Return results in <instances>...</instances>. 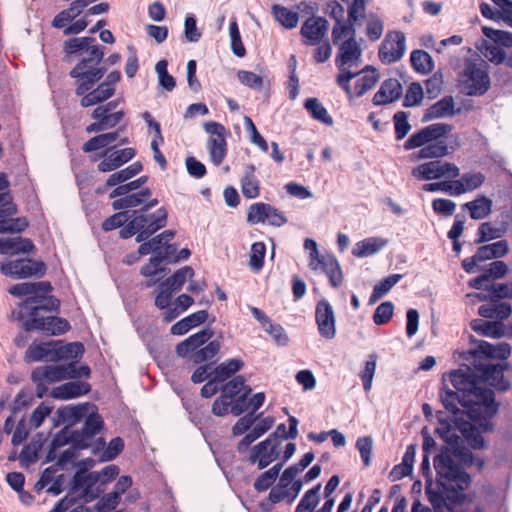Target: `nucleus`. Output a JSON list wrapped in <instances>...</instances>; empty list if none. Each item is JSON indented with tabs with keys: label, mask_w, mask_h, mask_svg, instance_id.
Here are the masks:
<instances>
[{
	"label": "nucleus",
	"mask_w": 512,
	"mask_h": 512,
	"mask_svg": "<svg viewBox=\"0 0 512 512\" xmlns=\"http://www.w3.org/2000/svg\"><path fill=\"white\" fill-rule=\"evenodd\" d=\"M433 464L436 471L435 488L431 479L425 487L433 511L415 499L411 512H454L455 506L468 500L465 491L471 485V476L454 463L447 449L434 457Z\"/></svg>",
	"instance_id": "nucleus-1"
},
{
	"label": "nucleus",
	"mask_w": 512,
	"mask_h": 512,
	"mask_svg": "<svg viewBox=\"0 0 512 512\" xmlns=\"http://www.w3.org/2000/svg\"><path fill=\"white\" fill-rule=\"evenodd\" d=\"M450 381L455 390L462 394L461 400L466 405L474 403L478 407L471 410L472 422L483 431L492 432V420L499 411L500 403L495 400L494 388L486 386L488 383L482 379V372H477L470 363L464 364L450 373Z\"/></svg>",
	"instance_id": "nucleus-2"
},
{
	"label": "nucleus",
	"mask_w": 512,
	"mask_h": 512,
	"mask_svg": "<svg viewBox=\"0 0 512 512\" xmlns=\"http://www.w3.org/2000/svg\"><path fill=\"white\" fill-rule=\"evenodd\" d=\"M471 348L461 353L464 361L470 363L477 372H482V379L499 393L510 390L511 382L504 376V372L511 367L506 360L510 357L512 348L509 343L501 342L496 345L484 340H477L470 336Z\"/></svg>",
	"instance_id": "nucleus-3"
},
{
	"label": "nucleus",
	"mask_w": 512,
	"mask_h": 512,
	"mask_svg": "<svg viewBox=\"0 0 512 512\" xmlns=\"http://www.w3.org/2000/svg\"><path fill=\"white\" fill-rule=\"evenodd\" d=\"M452 129V125L447 123L430 124L411 134L404 142L403 148L406 151L420 148L411 155L415 161L445 157L451 152L446 138Z\"/></svg>",
	"instance_id": "nucleus-4"
},
{
	"label": "nucleus",
	"mask_w": 512,
	"mask_h": 512,
	"mask_svg": "<svg viewBox=\"0 0 512 512\" xmlns=\"http://www.w3.org/2000/svg\"><path fill=\"white\" fill-rule=\"evenodd\" d=\"M51 290L52 285L49 281L23 282L11 286L8 289L11 295L26 297L24 301L19 303L18 309L12 311L11 317L17 321H22L26 317L35 315L38 310H57L60 301L56 297L48 295Z\"/></svg>",
	"instance_id": "nucleus-5"
},
{
	"label": "nucleus",
	"mask_w": 512,
	"mask_h": 512,
	"mask_svg": "<svg viewBox=\"0 0 512 512\" xmlns=\"http://www.w3.org/2000/svg\"><path fill=\"white\" fill-rule=\"evenodd\" d=\"M104 50V46L99 44L94 45L87 52L88 55L83 57L78 64L70 70L69 76L78 80V85L75 89L76 95H83L85 92L91 90L107 72V66L101 65L104 59Z\"/></svg>",
	"instance_id": "nucleus-6"
},
{
	"label": "nucleus",
	"mask_w": 512,
	"mask_h": 512,
	"mask_svg": "<svg viewBox=\"0 0 512 512\" xmlns=\"http://www.w3.org/2000/svg\"><path fill=\"white\" fill-rule=\"evenodd\" d=\"M491 81L488 73L474 62L465 64L462 80L460 81L461 92L467 96H482L490 88Z\"/></svg>",
	"instance_id": "nucleus-7"
},
{
	"label": "nucleus",
	"mask_w": 512,
	"mask_h": 512,
	"mask_svg": "<svg viewBox=\"0 0 512 512\" xmlns=\"http://www.w3.org/2000/svg\"><path fill=\"white\" fill-rule=\"evenodd\" d=\"M48 311L38 310L35 315H31L22 324L25 331L41 330L50 335H62L70 330L69 322L56 316H45Z\"/></svg>",
	"instance_id": "nucleus-8"
},
{
	"label": "nucleus",
	"mask_w": 512,
	"mask_h": 512,
	"mask_svg": "<svg viewBox=\"0 0 512 512\" xmlns=\"http://www.w3.org/2000/svg\"><path fill=\"white\" fill-rule=\"evenodd\" d=\"M47 270L46 264L41 260L18 259L2 263L0 272L15 279L27 278L30 276L42 277Z\"/></svg>",
	"instance_id": "nucleus-9"
},
{
	"label": "nucleus",
	"mask_w": 512,
	"mask_h": 512,
	"mask_svg": "<svg viewBox=\"0 0 512 512\" xmlns=\"http://www.w3.org/2000/svg\"><path fill=\"white\" fill-rule=\"evenodd\" d=\"M411 174L417 180L427 181L443 176L457 178L460 175V170L454 163L433 160L414 167Z\"/></svg>",
	"instance_id": "nucleus-10"
},
{
	"label": "nucleus",
	"mask_w": 512,
	"mask_h": 512,
	"mask_svg": "<svg viewBox=\"0 0 512 512\" xmlns=\"http://www.w3.org/2000/svg\"><path fill=\"white\" fill-rule=\"evenodd\" d=\"M406 36L401 31L389 32L378 51L379 59L384 64L399 61L406 51Z\"/></svg>",
	"instance_id": "nucleus-11"
},
{
	"label": "nucleus",
	"mask_w": 512,
	"mask_h": 512,
	"mask_svg": "<svg viewBox=\"0 0 512 512\" xmlns=\"http://www.w3.org/2000/svg\"><path fill=\"white\" fill-rule=\"evenodd\" d=\"M135 154V149L130 147L119 150H115V148H107L98 154V157L103 158V160L99 162L97 169L102 173L115 171L129 162Z\"/></svg>",
	"instance_id": "nucleus-12"
},
{
	"label": "nucleus",
	"mask_w": 512,
	"mask_h": 512,
	"mask_svg": "<svg viewBox=\"0 0 512 512\" xmlns=\"http://www.w3.org/2000/svg\"><path fill=\"white\" fill-rule=\"evenodd\" d=\"M17 212L18 208L14 201H8L6 204L0 205V234L20 233L28 227L29 222L27 218H13Z\"/></svg>",
	"instance_id": "nucleus-13"
},
{
	"label": "nucleus",
	"mask_w": 512,
	"mask_h": 512,
	"mask_svg": "<svg viewBox=\"0 0 512 512\" xmlns=\"http://www.w3.org/2000/svg\"><path fill=\"white\" fill-rule=\"evenodd\" d=\"M315 320L319 334L326 339H333L336 335L335 314L332 306L326 299L320 300L315 309Z\"/></svg>",
	"instance_id": "nucleus-14"
},
{
	"label": "nucleus",
	"mask_w": 512,
	"mask_h": 512,
	"mask_svg": "<svg viewBox=\"0 0 512 512\" xmlns=\"http://www.w3.org/2000/svg\"><path fill=\"white\" fill-rule=\"evenodd\" d=\"M279 455L278 444L271 442V437H268L251 449L248 460L251 464L256 463L258 469L262 470L275 461Z\"/></svg>",
	"instance_id": "nucleus-15"
},
{
	"label": "nucleus",
	"mask_w": 512,
	"mask_h": 512,
	"mask_svg": "<svg viewBox=\"0 0 512 512\" xmlns=\"http://www.w3.org/2000/svg\"><path fill=\"white\" fill-rule=\"evenodd\" d=\"M57 341L50 340L39 344L32 343L25 352L26 363L32 362H54L57 363Z\"/></svg>",
	"instance_id": "nucleus-16"
},
{
	"label": "nucleus",
	"mask_w": 512,
	"mask_h": 512,
	"mask_svg": "<svg viewBox=\"0 0 512 512\" xmlns=\"http://www.w3.org/2000/svg\"><path fill=\"white\" fill-rule=\"evenodd\" d=\"M214 335L211 328H204L201 331L190 335L188 338L178 343L175 348L176 354L181 358L191 359L192 353L198 351L201 346L208 342Z\"/></svg>",
	"instance_id": "nucleus-17"
},
{
	"label": "nucleus",
	"mask_w": 512,
	"mask_h": 512,
	"mask_svg": "<svg viewBox=\"0 0 512 512\" xmlns=\"http://www.w3.org/2000/svg\"><path fill=\"white\" fill-rule=\"evenodd\" d=\"M328 30V21L323 17H310L301 27L300 33L305 45H315L322 41Z\"/></svg>",
	"instance_id": "nucleus-18"
},
{
	"label": "nucleus",
	"mask_w": 512,
	"mask_h": 512,
	"mask_svg": "<svg viewBox=\"0 0 512 512\" xmlns=\"http://www.w3.org/2000/svg\"><path fill=\"white\" fill-rule=\"evenodd\" d=\"M338 45L335 63L339 71H344L346 66L351 67L359 63L362 50L356 40L346 39Z\"/></svg>",
	"instance_id": "nucleus-19"
},
{
	"label": "nucleus",
	"mask_w": 512,
	"mask_h": 512,
	"mask_svg": "<svg viewBox=\"0 0 512 512\" xmlns=\"http://www.w3.org/2000/svg\"><path fill=\"white\" fill-rule=\"evenodd\" d=\"M403 93L402 84L396 78H389L382 82L375 93L372 102L375 106L391 104L397 101Z\"/></svg>",
	"instance_id": "nucleus-20"
},
{
	"label": "nucleus",
	"mask_w": 512,
	"mask_h": 512,
	"mask_svg": "<svg viewBox=\"0 0 512 512\" xmlns=\"http://www.w3.org/2000/svg\"><path fill=\"white\" fill-rule=\"evenodd\" d=\"M462 394L458 391H453L448 387H443L440 391V399L445 407V409L451 412L454 416V421H458V414L461 413L460 409L457 407V404H460L465 410L468 418L472 421V413L471 410L478 408L476 404L470 403L466 405L462 400Z\"/></svg>",
	"instance_id": "nucleus-21"
},
{
	"label": "nucleus",
	"mask_w": 512,
	"mask_h": 512,
	"mask_svg": "<svg viewBox=\"0 0 512 512\" xmlns=\"http://www.w3.org/2000/svg\"><path fill=\"white\" fill-rule=\"evenodd\" d=\"M90 390L91 385L87 382L71 381L54 388L51 396L55 399L68 400L85 395Z\"/></svg>",
	"instance_id": "nucleus-22"
},
{
	"label": "nucleus",
	"mask_w": 512,
	"mask_h": 512,
	"mask_svg": "<svg viewBox=\"0 0 512 512\" xmlns=\"http://www.w3.org/2000/svg\"><path fill=\"white\" fill-rule=\"evenodd\" d=\"M454 107L453 97L445 96L425 110L421 121L425 123L447 116L452 117L455 115Z\"/></svg>",
	"instance_id": "nucleus-23"
},
{
	"label": "nucleus",
	"mask_w": 512,
	"mask_h": 512,
	"mask_svg": "<svg viewBox=\"0 0 512 512\" xmlns=\"http://www.w3.org/2000/svg\"><path fill=\"white\" fill-rule=\"evenodd\" d=\"M322 271L327 275L329 283L332 287L338 288L343 283V273L338 260L331 254L322 255L316 263Z\"/></svg>",
	"instance_id": "nucleus-24"
},
{
	"label": "nucleus",
	"mask_w": 512,
	"mask_h": 512,
	"mask_svg": "<svg viewBox=\"0 0 512 512\" xmlns=\"http://www.w3.org/2000/svg\"><path fill=\"white\" fill-rule=\"evenodd\" d=\"M478 314L486 319L504 322L512 314V306L504 301L486 303L478 308Z\"/></svg>",
	"instance_id": "nucleus-25"
},
{
	"label": "nucleus",
	"mask_w": 512,
	"mask_h": 512,
	"mask_svg": "<svg viewBox=\"0 0 512 512\" xmlns=\"http://www.w3.org/2000/svg\"><path fill=\"white\" fill-rule=\"evenodd\" d=\"M35 250V245L29 238L15 237L0 239V254L30 253Z\"/></svg>",
	"instance_id": "nucleus-26"
},
{
	"label": "nucleus",
	"mask_w": 512,
	"mask_h": 512,
	"mask_svg": "<svg viewBox=\"0 0 512 512\" xmlns=\"http://www.w3.org/2000/svg\"><path fill=\"white\" fill-rule=\"evenodd\" d=\"M493 201L485 195H478L473 201L466 202L462 209H467L473 220L486 218L492 212Z\"/></svg>",
	"instance_id": "nucleus-27"
},
{
	"label": "nucleus",
	"mask_w": 512,
	"mask_h": 512,
	"mask_svg": "<svg viewBox=\"0 0 512 512\" xmlns=\"http://www.w3.org/2000/svg\"><path fill=\"white\" fill-rule=\"evenodd\" d=\"M208 319L206 310L194 312L172 325L170 332L173 335H184L189 330L205 323Z\"/></svg>",
	"instance_id": "nucleus-28"
},
{
	"label": "nucleus",
	"mask_w": 512,
	"mask_h": 512,
	"mask_svg": "<svg viewBox=\"0 0 512 512\" xmlns=\"http://www.w3.org/2000/svg\"><path fill=\"white\" fill-rule=\"evenodd\" d=\"M151 194L152 192L149 188H144L139 192L132 194L128 193L114 200L112 202V207L114 210L138 207L143 205L151 197Z\"/></svg>",
	"instance_id": "nucleus-29"
},
{
	"label": "nucleus",
	"mask_w": 512,
	"mask_h": 512,
	"mask_svg": "<svg viewBox=\"0 0 512 512\" xmlns=\"http://www.w3.org/2000/svg\"><path fill=\"white\" fill-rule=\"evenodd\" d=\"M65 369H62L61 365H46L36 367L31 373L32 381L44 380L47 383L60 382L67 380V376L64 374Z\"/></svg>",
	"instance_id": "nucleus-30"
},
{
	"label": "nucleus",
	"mask_w": 512,
	"mask_h": 512,
	"mask_svg": "<svg viewBox=\"0 0 512 512\" xmlns=\"http://www.w3.org/2000/svg\"><path fill=\"white\" fill-rule=\"evenodd\" d=\"M274 424L273 417H266L262 419L259 423H257L253 429L247 433L238 443V451L240 453L245 452L248 447L258 438H260L264 433H266L270 428H272Z\"/></svg>",
	"instance_id": "nucleus-31"
},
{
	"label": "nucleus",
	"mask_w": 512,
	"mask_h": 512,
	"mask_svg": "<svg viewBox=\"0 0 512 512\" xmlns=\"http://www.w3.org/2000/svg\"><path fill=\"white\" fill-rule=\"evenodd\" d=\"M98 482H100L98 471L86 473L84 469H79L71 479L69 492L75 493L82 489L93 488Z\"/></svg>",
	"instance_id": "nucleus-32"
},
{
	"label": "nucleus",
	"mask_w": 512,
	"mask_h": 512,
	"mask_svg": "<svg viewBox=\"0 0 512 512\" xmlns=\"http://www.w3.org/2000/svg\"><path fill=\"white\" fill-rule=\"evenodd\" d=\"M477 258L482 262L499 259L506 256L509 252V244L507 240H499L497 242L480 246L477 250Z\"/></svg>",
	"instance_id": "nucleus-33"
},
{
	"label": "nucleus",
	"mask_w": 512,
	"mask_h": 512,
	"mask_svg": "<svg viewBox=\"0 0 512 512\" xmlns=\"http://www.w3.org/2000/svg\"><path fill=\"white\" fill-rule=\"evenodd\" d=\"M387 244V240L380 237H369L356 243L352 254L356 257H367L379 252Z\"/></svg>",
	"instance_id": "nucleus-34"
},
{
	"label": "nucleus",
	"mask_w": 512,
	"mask_h": 512,
	"mask_svg": "<svg viewBox=\"0 0 512 512\" xmlns=\"http://www.w3.org/2000/svg\"><path fill=\"white\" fill-rule=\"evenodd\" d=\"M255 166L249 164L245 167V172L241 178V190L248 199L257 198L260 194L259 181L255 176Z\"/></svg>",
	"instance_id": "nucleus-35"
},
{
	"label": "nucleus",
	"mask_w": 512,
	"mask_h": 512,
	"mask_svg": "<svg viewBox=\"0 0 512 512\" xmlns=\"http://www.w3.org/2000/svg\"><path fill=\"white\" fill-rule=\"evenodd\" d=\"M503 322L501 321H486L484 319H473L470 322V327L473 331L481 336L490 337L494 339L502 338V333L499 330L502 328Z\"/></svg>",
	"instance_id": "nucleus-36"
},
{
	"label": "nucleus",
	"mask_w": 512,
	"mask_h": 512,
	"mask_svg": "<svg viewBox=\"0 0 512 512\" xmlns=\"http://www.w3.org/2000/svg\"><path fill=\"white\" fill-rule=\"evenodd\" d=\"M508 231V223H502L501 227H494L491 222H483L478 227L476 244H482L501 238Z\"/></svg>",
	"instance_id": "nucleus-37"
},
{
	"label": "nucleus",
	"mask_w": 512,
	"mask_h": 512,
	"mask_svg": "<svg viewBox=\"0 0 512 512\" xmlns=\"http://www.w3.org/2000/svg\"><path fill=\"white\" fill-rule=\"evenodd\" d=\"M168 212L167 210H161L160 216L155 221L145 222L143 227L135 234L136 242L143 243L147 242L154 233L164 228L167 225Z\"/></svg>",
	"instance_id": "nucleus-38"
},
{
	"label": "nucleus",
	"mask_w": 512,
	"mask_h": 512,
	"mask_svg": "<svg viewBox=\"0 0 512 512\" xmlns=\"http://www.w3.org/2000/svg\"><path fill=\"white\" fill-rule=\"evenodd\" d=\"M361 72L366 74L355 82L356 97H361L372 89L380 78L378 71L370 65H367Z\"/></svg>",
	"instance_id": "nucleus-39"
},
{
	"label": "nucleus",
	"mask_w": 512,
	"mask_h": 512,
	"mask_svg": "<svg viewBox=\"0 0 512 512\" xmlns=\"http://www.w3.org/2000/svg\"><path fill=\"white\" fill-rule=\"evenodd\" d=\"M119 138V131L102 133L90 138L82 146L84 153H90L102 148H110L109 145ZM112 148H115L114 146Z\"/></svg>",
	"instance_id": "nucleus-40"
},
{
	"label": "nucleus",
	"mask_w": 512,
	"mask_h": 512,
	"mask_svg": "<svg viewBox=\"0 0 512 512\" xmlns=\"http://www.w3.org/2000/svg\"><path fill=\"white\" fill-rule=\"evenodd\" d=\"M459 428L472 449H482L485 447V440L481 435L484 431L477 424L464 421L462 427Z\"/></svg>",
	"instance_id": "nucleus-41"
},
{
	"label": "nucleus",
	"mask_w": 512,
	"mask_h": 512,
	"mask_svg": "<svg viewBox=\"0 0 512 512\" xmlns=\"http://www.w3.org/2000/svg\"><path fill=\"white\" fill-rule=\"evenodd\" d=\"M142 169L143 165L141 162H134L131 165L127 166L126 168L116 171L109 175V177L106 180V186H118L139 174L142 171Z\"/></svg>",
	"instance_id": "nucleus-42"
},
{
	"label": "nucleus",
	"mask_w": 512,
	"mask_h": 512,
	"mask_svg": "<svg viewBox=\"0 0 512 512\" xmlns=\"http://www.w3.org/2000/svg\"><path fill=\"white\" fill-rule=\"evenodd\" d=\"M194 276V270L191 266H184L175 271L170 277L166 278L160 283V286L171 288L175 293L180 291L184 286L187 278L191 279Z\"/></svg>",
	"instance_id": "nucleus-43"
},
{
	"label": "nucleus",
	"mask_w": 512,
	"mask_h": 512,
	"mask_svg": "<svg viewBox=\"0 0 512 512\" xmlns=\"http://www.w3.org/2000/svg\"><path fill=\"white\" fill-rule=\"evenodd\" d=\"M410 62L413 69L421 74H428L434 69V61L431 55L421 49L411 52Z\"/></svg>",
	"instance_id": "nucleus-44"
},
{
	"label": "nucleus",
	"mask_w": 512,
	"mask_h": 512,
	"mask_svg": "<svg viewBox=\"0 0 512 512\" xmlns=\"http://www.w3.org/2000/svg\"><path fill=\"white\" fill-rule=\"evenodd\" d=\"M243 366L244 362L240 358L228 359L214 368L213 375L219 382H224L240 371Z\"/></svg>",
	"instance_id": "nucleus-45"
},
{
	"label": "nucleus",
	"mask_w": 512,
	"mask_h": 512,
	"mask_svg": "<svg viewBox=\"0 0 512 512\" xmlns=\"http://www.w3.org/2000/svg\"><path fill=\"white\" fill-rule=\"evenodd\" d=\"M321 483L306 491L295 508V512H312L319 505L321 496Z\"/></svg>",
	"instance_id": "nucleus-46"
},
{
	"label": "nucleus",
	"mask_w": 512,
	"mask_h": 512,
	"mask_svg": "<svg viewBox=\"0 0 512 512\" xmlns=\"http://www.w3.org/2000/svg\"><path fill=\"white\" fill-rule=\"evenodd\" d=\"M272 14L277 22L287 29H293L299 21V14L279 4L272 6Z\"/></svg>",
	"instance_id": "nucleus-47"
},
{
	"label": "nucleus",
	"mask_w": 512,
	"mask_h": 512,
	"mask_svg": "<svg viewBox=\"0 0 512 512\" xmlns=\"http://www.w3.org/2000/svg\"><path fill=\"white\" fill-rule=\"evenodd\" d=\"M283 467V462L276 463L270 469L260 474L254 481L253 487L257 492H264L276 481Z\"/></svg>",
	"instance_id": "nucleus-48"
},
{
	"label": "nucleus",
	"mask_w": 512,
	"mask_h": 512,
	"mask_svg": "<svg viewBox=\"0 0 512 512\" xmlns=\"http://www.w3.org/2000/svg\"><path fill=\"white\" fill-rule=\"evenodd\" d=\"M304 107L311 114L313 119L328 126L333 125L332 117L317 98L306 99Z\"/></svg>",
	"instance_id": "nucleus-49"
},
{
	"label": "nucleus",
	"mask_w": 512,
	"mask_h": 512,
	"mask_svg": "<svg viewBox=\"0 0 512 512\" xmlns=\"http://www.w3.org/2000/svg\"><path fill=\"white\" fill-rule=\"evenodd\" d=\"M138 213L139 211L131 212L130 219L125 223V226H122V229L119 231L120 238L128 239L132 237L143 227L145 222H148V216Z\"/></svg>",
	"instance_id": "nucleus-50"
},
{
	"label": "nucleus",
	"mask_w": 512,
	"mask_h": 512,
	"mask_svg": "<svg viewBox=\"0 0 512 512\" xmlns=\"http://www.w3.org/2000/svg\"><path fill=\"white\" fill-rule=\"evenodd\" d=\"M87 412L85 405H68L57 410L59 421L73 425L85 416Z\"/></svg>",
	"instance_id": "nucleus-51"
},
{
	"label": "nucleus",
	"mask_w": 512,
	"mask_h": 512,
	"mask_svg": "<svg viewBox=\"0 0 512 512\" xmlns=\"http://www.w3.org/2000/svg\"><path fill=\"white\" fill-rule=\"evenodd\" d=\"M83 353L84 345L81 342L63 344L61 341H57V362L81 358Z\"/></svg>",
	"instance_id": "nucleus-52"
},
{
	"label": "nucleus",
	"mask_w": 512,
	"mask_h": 512,
	"mask_svg": "<svg viewBox=\"0 0 512 512\" xmlns=\"http://www.w3.org/2000/svg\"><path fill=\"white\" fill-rule=\"evenodd\" d=\"M207 148L211 162L215 166H219L227 154L226 138H209Z\"/></svg>",
	"instance_id": "nucleus-53"
},
{
	"label": "nucleus",
	"mask_w": 512,
	"mask_h": 512,
	"mask_svg": "<svg viewBox=\"0 0 512 512\" xmlns=\"http://www.w3.org/2000/svg\"><path fill=\"white\" fill-rule=\"evenodd\" d=\"M94 37H74L66 40L63 45V50L66 56L77 54L80 51L86 50L87 52L95 44Z\"/></svg>",
	"instance_id": "nucleus-54"
},
{
	"label": "nucleus",
	"mask_w": 512,
	"mask_h": 512,
	"mask_svg": "<svg viewBox=\"0 0 512 512\" xmlns=\"http://www.w3.org/2000/svg\"><path fill=\"white\" fill-rule=\"evenodd\" d=\"M221 345L218 340L210 341L205 347H201L191 355L190 361L194 364H201L214 358L220 351Z\"/></svg>",
	"instance_id": "nucleus-55"
},
{
	"label": "nucleus",
	"mask_w": 512,
	"mask_h": 512,
	"mask_svg": "<svg viewBox=\"0 0 512 512\" xmlns=\"http://www.w3.org/2000/svg\"><path fill=\"white\" fill-rule=\"evenodd\" d=\"M377 358L378 357L375 353L370 354L368 356V360L365 362L364 368L359 373L365 392H369L372 388V382L377 366Z\"/></svg>",
	"instance_id": "nucleus-56"
},
{
	"label": "nucleus",
	"mask_w": 512,
	"mask_h": 512,
	"mask_svg": "<svg viewBox=\"0 0 512 512\" xmlns=\"http://www.w3.org/2000/svg\"><path fill=\"white\" fill-rule=\"evenodd\" d=\"M356 23L357 21H351L348 18L347 22L344 21L338 26H333L331 34L333 44L338 45L343 36L356 40Z\"/></svg>",
	"instance_id": "nucleus-57"
},
{
	"label": "nucleus",
	"mask_w": 512,
	"mask_h": 512,
	"mask_svg": "<svg viewBox=\"0 0 512 512\" xmlns=\"http://www.w3.org/2000/svg\"><path fill=\"white\" fill-rule=\"evenodd\" d=\"M478 269L485 274L489 281L502 279L509 272L508 265L501 260L493 261L485 266L479 267Z\"/></svg>",
	"instance_id": "nucleus-58"
},
{
	"label": "nucleus",
	"mask_w": 512,
	"mask_h": 512,
	"mask_svg": "<svg viewBox=\"0 0 512 512\" xmlns=\"http://www.w3.org/2000/svg\"><path fill=\"white\" fill-rule=\"evenodd\" d=\"M245 385V378L242 375L235 376L221 388L223 398L232 400L240 394L241 391L245 392L247 389Z\"/></svg>",
	"instance_id": "nucleus-59"
},
{
	"label": "nucleus",
	"mask_w": 512,
	"mask_h": 512,
	"mask_svg": "<svg viewBox=\"0 0 512 512\" xmlns=\"http://www.w3.org/2000/svg\"><path fill=\"white\" fill-rule=\"evenodd\" d=\"M384 31L383 20L375 13H370L367 17L366 35L372 42L379 40Z\"/></svg>",
	"instance_id": "nucleus-60"
},
{
	"label": "nucleus",
	"mask_w": 512,
	"mask_h": 512,
	"mask_svg": "<svg viewBox=\"0 0 512 512\" xmlns=\"http://www.w3.org/2000/svg\"><path fill=\"white\" fill-rule=\"evenodd\" d=\"M409 113L398 111L393 115L395 137L397 140L404 139L411 130V124L408 121Z\"/></svg>",
	"instance_id": "nucleus-61"
},
{
	"label": "nucleus",
	"mask_w": 512,
	"mask_h": 512,
	"mask_svg": "<svg viewBox=\"0 0 512 512\" xmlns=\"http://www.w3.org/2000/svg\"><path fill=\"white\" fill-rule=\"evenodd\" d=\"M265 254L266 246L263 242H255L252 244L249 266L253 271L258 272L263 268Z\"/></svg>",
	"instance_id": "nucleus-62"
},
{
	"label": "nucleus",
	"mask_w": 512,
	"mask_h": 512,
	"mask_svg": "<svg viewBox=\"0 0 512 512\" xmlns=\"http://www.w3.org/2000/svg\"><path fill=\"white\" fill-rule=\"evenodd\" d=\"M482 33L495 43L501 44L504 47H512V33L503 30H497L492 27L483 26Z\"/></svg>",
	"instance_id": "nucleus-63"
},
{
	"label": "nucleus",
	"mask_w": 512,
	"mask_h": 512,
	"mask_svg": "<svg viewBox=\"0 0 512 512\" xmlns=\"http://www.w3.org/2000/svg\"><path fill=\"white\" fill-rule=\"evenodd\" d=\"M269 210L270 204L262 202L254 203L249 207L247 221L252 224L265 223Z\"/></svg>",
	"instance_id": "nucleus-64"
}]
</instances>
